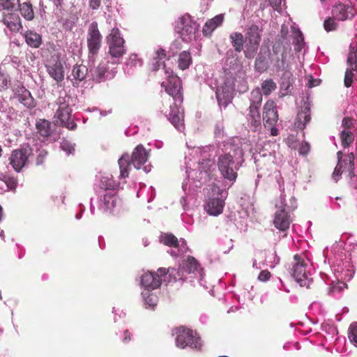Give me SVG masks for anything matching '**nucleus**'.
<instances>
[{
	"mask_svg": "<svg viewBox=\"0 0 357 357\" xmlns=\"http://www.w3.org/2000/svg\"><path fill=\"white\" fill-rule=\"evenodd\" d=\"M149 157V152L145 149L143 145H137L133 150L131 155L128 153L122 155L119 159L118 164L120 170V178H126L129 176L130 165L136 169H142L145 173L151 170V165L146 164Z\"/></svg>",
	"mask_w": 357,
	"mask_h": 357,
	"instance_id": "obj_1",
	"label": "nucleus"
},
{
	"mask_svg": "<svg viewBox=\"0 0 357 357\" xmlns=\"http://www.w3.org/2000/svg\"><path fill=\"white\" fill-rule=\"evenodd\" d=\"M231 151L229 153L220 155L218 158V167L224 178L230 181H235L238 174V167L235 165L234 158H242L243 156V149L237 145L231 144Z\"/></svg>",
	"mask_w": 357,
	"mask_h": 357,
	"instance_id": "obj_2",
	"label": "nucleus"
},
{
	"mask_svg": "<svg viewBox=\"0 0 357 357\" xmlns=\"http://www.w3.org/2000/svg\"><path fill=\"white\" fill-rule=\"evenodd\" d=\"M106 42L108 46V54L115 63H119L120 59L126 53L125 40L121 36L118 28H113L111 32L106 36Z\"/></svg>",
	"mask_w": 357,
	"mask_h": 357,
	"instance_id": "obj_3",
	"label": "nucleus"
},
{
	"mask_svg": "<svg viewBox=\"0 0 357 357\" xmlns=\"http://www.w3.org/2000/svg\"><path fill=\"white\" fill-rule=\"evenodd\" d=\"M262 120L265 129L270 130L271 136H278L279 135V130L277 128L279 114L276 104L273 100H268L264 104L263 107Z\"/></svg>",
	"mask_w": 357,
	"mask_h": 357,
	"instance_id": "obj_4",
	"label": "nucleus"
},
{
	"mask_svg": "<svg viewBox=\"0 0 357 357\" xmlns=\"http://www.w3.org/2000/svg\"><path fill=\"white\" fill-rule=\"evenodd\" d=\"M169 102V99L168 101H163L162 106L160 107V111L178 131L182 132L185 129L183 112H180L179 107L176 103L172 105Z\"/></svg>",
	"mask_w": 357,
	"mask_h": 357,
	"instance_id": "obj_5",
	"label": "nucleus"
},
{
	"mask_svg": "<svg viewBox=\"0 0 357 357\" xmlns=\"http://www.w3.org/2000/svg\"><path fill=\"white\" fill-rule=\"evenodd\" d=\"M32 155L33 149L29 146L14 149L8 158L9 164L15 172H21L29 165V158Z\"/></svg>",
	"mask_w": 357,
	"mask_h": 357,
	"instance_id": "obj_6",
	"label": "nucleus"
},
{
	"mask_svg": "<svg viewBox=\"0 0 357 357\" xmlns=\"http://www.w3.org/2000/svg\"><path fill=\"white\" fill-rule=\"evenodd\" d=\"M59 107L54 115L56 121L60 122V125L67 128L70 130L77 128V124L71 119L72 109L66 101V97L59 96L56 100Z\"/></svg>",
	"mask_w": 357,
	"mask_h": 357,
	"instance_id": "obj_7",
	"label": "nucleus"
},
{
	"mask_svg": "<svg viewBox=\"0 0 357 357\" xmlns=\"http://www.w3.org/2000/svg\"><path fill=\"white\" fill-rule=\"evenodd\" d=\"M166 81L162 82V87L165 88V91L171 96L176 102H181L183 96L181 93V81L180 78L173 73L171 68L165 69Z\"/></svg>",
	"mask_w": 357,
	"mask_h": 357,
	"instance_id": "obj_8",
	"label": "nucleus"
},
{
	"mask_svg": "<svg viewBox=\"0 0 357 357\" xmlns=\"http://www.w3.org/2000/svg\"><path fill=\"white\" fill-rule=\"evenodd\" d=\"M259 26L252 24L247 28L245 33V49L244 55L247 59H252L255 57L261 41V32Z\"/></svg>",
	"mask_w": 357,
	"mask_h": 357,
	"instance_id": "obj_9",
	"label": "nucleus"
},
{
	"mask_svg": "<svg viewBox=\"0 0 357 357\" xmlns=\"http://www.w3.org/2000/svg\"><path fill=\"white\" fill-rule=\"evenodd\" d=\"M89 59H94L98 55L102 45V35L96 22H91L88 28L86 35Z\"/></svg>",
	"mask_w": 357,
	"mask_h": 357,
	"instance_id": "obj_10",
	"label": "nucleus"
},
{
	"mask_svg": "<svg viewBox=\"0 0 357 357\" xmlns=\"http://www.w3.org/2000/svg\"><path fill=\"white\" fill-rule=\"evenodd\" d=\"M176 344L178 347L183 349L190 347L192 349H201L200 337L194 334L192 330L181 326L176 329Z\"/></svg>",
	"mask_w": 357,
	"mask_h": 357,
	"instance_id": "obj_11",
	"label": "nucleus"
},
{
	"mask_svg": "<svg viewBox=\"0 0 357 357\" xmlns=\"http://www.w3.org/2000/svg\"><path fill=\"white\" fill-rule=\"evenodd\" d=\"M197 29V23L188 15L180 17L176 22L175 30L183 41L191 40Z\"/></svg>",
	"mask_w": 357,
	"mask_h": 357,
	"instance_id": "obj_12",
	"label": "nucleus"
},
{
	"mask_svg": "<svg viewBox=\"0 0 357 357\" xmlns=\"http://www.w3.org/2000/svg\"><path fill=\"white\" fill-rule=\"evenodd\" d=\"M169 273V268H159L155 273L146 272L141 277V284L147 291L159 288L165 278Z\"/></svg>",
	"mask_w": 357,
	"mask_h": 357,
	"instance_id": "obj_13",
	"label": "nucleus"
},
{
	"mask_svg": "<svg viewBox=\"0 0 357 357\" xmlns=\"http://www.w3.org/2000/svg\"><path fill=\"white\" fill-rule=\"evenodd\" d=\"M278 210L275 213L273 224L279 230L284 231L287 230L291 222L289 213L286 211L287 204L283 195L280 197V204L275 205Z\"/></svg>",
	"mask_w": 357,
	"mask_h": 357,
	"instance_id": "obj_14",
	"label": "nucleus"
},
{
	"mask_svg": "<svg viewBox=\"0 0 357 357\" xmlns=\"http://www.w3.org/2000/svg\"><path fill=\"white\" fill-rule=\"evenodd\" d=\"M213 195L206 200L204 209L210 215L218 216L223 212L225 201L220 197L221 190L216 187L211 188Z\"/></svg>",
	"mask_w": 357,
	"mask_h": 357,
	"instance_id": "obj_15",
	"label": "nucleus"
},
{
	"mask_svg": "<svg viewBox=\"0 0 357 357\" xmlns=\"http://www.w3.org/2000/svg\"><path fill=\"white\" fill-rule=\"evenodd\" d=\"M307 264L303 258L298 255H295L291 263V274L301 287H309L307 274L306 272Z\"/></svg>",
	"mask_w": 357,
	"mask_h": 357,
	"instance_id": "obj_16",
	"label": "nucleus"
},
{
	"mask_svg": "<svg viewBox=\"0 0 357 357\" xmlns=\"http://www.w3.org/2000/svg\"><path fill=\"white\" fill-rule=\"evenodd\" d=\"M266 53L268 54L271 63H273L277 69L280 70L284 68L286 60V52L282 43L276 42L272 47V52H271L267 50Z\"/></svg>",
	"mask_w": 357,
	"mask_h": 357,
	"instance_id": "obj_17",
	"label": "nucleus"
},
{
	"mask_svg": "<svg viewBox=\"0 0 357 357\" xmlns=\"http://www.w3.org/2000/svg\"><path fill=\"white\" fill-rule=\"evenodd\" d=\"M14 98L27 108H33L36 103L31 92L22 84L17 85L13 89Z\"/></svg>",
	"mask_w": 357,
	"mask_h": 357,
	"instance_id": "obj_18",
	"label": "nucleus"
},
{
	"mask_svg": "<svg viewBox=\"0 0 357 357\" xmlns=\"http://www.w3.org/2000/svg\"><path fill=\"white\" fill-rule=\"evenodd\" d=\"M233 91L234 86L232 83L229 84L225 83V85L218 88L216 91V98L219 105L226 107L233 99Z\"/></svg>",
	"mask_w": 357,
	"mask_h": 357,
	"instance_id": "obj_19",
	"label": "nucleus"
},
{
	"mask_svg": "<svg viewBox=\"0 0 357 357\" xmlns=\"http://www.w3.org/2000/svg\"><path fill=\"white\" fill-rule=\"evenodd\" d=\"M2 22L12 32H19L23 27L21 18L17 13H3Z\"/></svg>",
	"mask_w": 357,
	"mask_h": 357,
	"instance_id": "obj_20",
	"label": "nucleus"
},
{
	"mask_svg": "<svg viewBox=\"0 0 357 357\" xmlns=\"http://www.w3.org/2000/svg\"><path fill=\"white\" fill-rule=\"evenodd\" d=\"M260 107L249 106L248 112L246 114V119L248 126L252 131L256 132L261 128Z\"/></svg>",
	"mask_w": 357,
	"mask_h": 357,
	"instance_id": "obj_21",
	"label": "nucleus"
},
{
	"mask_svg": "<svg viewBox=\"0 0 357 357\" xmlns=\"http://www.w3.org/2000/svg\"><path fill=\"white\" fill-rule=\"evenodd\" d=\"M352 10V8L342 3H339L333 8V17L339 20H346L354 15Z\"/></svg>",
	"mask_w": 357,
	"mask_h": 357,
	"instance_id": "obj_22",
	"label": "nucleus"
},
{
	"mask_svg": "<svg viewBox=\"0 0 357 357\" xmlns=\"http://www.w3.org/2000/svg\"><path fill=\"white\" fill-rule=\"evenodd\" d=\"M311 120V112L309 105L305 104L301 110L298 113L295 121V126L300 130H303Z\"/></svg>",
	"mask_w": 357,
	"mask_h": 357,
	"instance_id": "obj_23",
	"label": "nucleus"
},
{
	"mask_svg": "<svg viewBox=\"0 0 357 357\" xmlns=\"http://www.w3.org/2000/svg\"><path fill=\"white\" fill-rule=\"evenodd\" d=\"M24 38L26 43L32 48H39L43 43L41 35L32 30L26 31Z\"/></svg>",
	"mask_w": 357,
	"mask_h": 357,
	"instance_id": "obj_24",
	"label": "nucleus"
},
{
	"mask_svg": "<svg viewBox=\"0 0 357 357\" xmlns=\"http://www.w3.org/2000/svg\"><path fill=\"white\" fill-rule=\"evenodd\" d=\"M48 74L52 77L58 84L62 82L64 79V70L63 65L61 62H56L52 65L47 66Z\"/></svg>",
	"mask_w": 357,
	"mask_h": 357,
	"instance_id": "obj_25",
	"label": "nucleus"
},
{
	"mask_svg": "<svg viewBox=\"0 0 357 357\" xmlns=\"http://www.w3.org/2000/svg\"><path fill=\"white\" fill-rule=\"evenodd\" d=\"M223 20L224 15L222 14H220L206 21L203 27L204 35L210 36L218 26L222 24Z\"/></svg>",
	"mask_w": 357,
	"mask_h": 357,
	"instance_id": "obj_26",
	"label": "nucleus"
},
{
	"mask_svg": "<svg viewBox=\"0 0 357 357\" xmlns=\"http://www.w3.org/2000/svg\"><path fill=\"white\" fill-rule=\"evenodd\" d=\"M18 9L22 16L28 21H31L34 19L35 13L33 8L30 1H25L23 3L19 2Z\"/></svg>",
	"mask_w": 357,
	"mask_h": 357,
	"instance_id": "obj_27",
	"label": "nucleus"
},
{
	"mask_svg": "<svg viewBox=\"0 0 357 357\" xmlns=\"http://www.w3.org/2000/svg\"><path fill=\"white\" fill-rule=\"evenodd\" d=\"M109 75V73L107 72V61H102L96 68L94 75V79H96L98 82H101L108 78H112L114 77V73H112V76L110 77Z\"/></svg>",
	"mask_w": 357,
	"mask_h": 357,
	"instance_id": "obj_28",
	"label": "nucleus"
},
{
	"mask_svg": "<svg viewBox=\"0 0 357 357\" xmlns=\"http://www.w3.org/2000/svg\"><path fill=\"white\" fill-rule=\"evenodd\" d=\"M229 39L234 50L236 52H241L245 42L243 35L240 32H233L229 35Z\"/></svg>",
	"mask_w": 357,
	"mask_h": 357,
	"instance_id": "obj_29",
	"label": "nucleus"
},
{
	"mask_svg": "<svg viewBox=\"0 0 357 357\" xmlns=\"http://www.w3.org/2000/svg\"><path fill=\"white\" fill-rule=\"evenodd\" d=\"M342 164L343 165V171L344 172L348 173V176L349 177L354 176V155L352 153H350L345 155V157L342 159Z\"/></svg>",
	"mask_w": 357,
	"mask_h": 357,
	"instance_id": "obj_30",
	"label": "nucleus"
},
{
	"mask_svg": "<svg viewBox=\"0 0 357 357\" xmlns=\"http://www.w3.org/2000/svg\"><path fill=\"white\" fill-rule=\"evenodd\" d=\"M116 196L112 192H106L103 195L102 207L105 211H111L116 206Z\"/></svg>",
	"mask_w": 357,
	"mask_h": 357,
	"instance_id": "obj_31",
	"label": "nucleus"
},
{
	"mask_svg": "<svg viewBox=\"0 0 357 357\" xmlns=\"http://www.w3.org/2000/svg\"><path fill=\"white\" fill-rule=\"evenodd\" d=\"M11 83V78L4 65H0V91L8 89Z\"/></svg>",
	"mask_w": 357,
	"mask_h": 357,
	"instance_id": "obj_32",
	"label": "nucleus"
},
{
	"mask_svg": "<svg viewBox=\"0 0 357 357\" xmlns=\"http://www.w3.org/2000/svg\"><path fill=\"white\" fill-rule=\"evenodd\" d=\"M88 68L82 64H76L74 66L72 70V75L73 79L79 82L83 81L86 78Z\"/></svg>",
	"mask_w": 357,
	"mask_h": 357,
	"instance_id": "obj_33",
	"label": "nucleus"
},
{
	"mask_svg": "<svg viewBox=\"0 0 357 357\" xmlns=\"http://www.w3.org/2000/svg\"><path fill=\"white\" fill-rule=\"evenodd\" d=\"M347 63L351 70H357V45L355 44L349 45Z\"/></svg>",
	"mask_w": 357,
	"mask_h": 357,
	"instance_id": "obj_34",
	"label": "nucleus"
},
{
	"mask_svg": "<svg viewBox=\"0 0 357 357\" xmlns=\"http://www.w3.org/2000/svg\"><path fill=\"white\" fill-rule=\"evenodd\" d=\"M119 182L115 181L113 178L112 175L105 176L101 178L100 180V188L107 190H115L119 186Z\"/></svg>",
	"mask_w": 357,
	"mask_h": 357,
	"instance_id": "obj_35",
	"label": "nucleus"
},
{
	"mask_svg": "<svg viewBox=\"0 0 357 357\" xmlns=\"http://www.w3.org/2000/svg\"><path fill=\"white\" fill-rule=\"evenodd\" d=\"M156 56L154 59L157 60L153 66V70L157 71L160 69V66H162V69L165 72L166 66L164 62V59L166 58V51L162 48H159L156 52Z\"/></svg>",
	"mask_w": 357,
	"mask_h": 357,
	"instance_id": "obj_36",
	"label": "nucleus"
},
{
	"mask_svg": "<svg viewBox=\"0 0 357 357\" xmlns=\"http://www.w3.org/2000/svg\"><path fill=\"white\" fill-rule=\"evenodd\" d=\"M268 67V59L265 54H262V48L255 61V68L259 73L265 72Z\"/></svg>",
	"mask_w": 357,
	"mask_h": 357,
	"instance_id": "obj_37",
	"label": "nucleus"
},
{
	"mask_svg": "<svg viewBox=\"0 0 357 357\" xmlns=\"http://www.w3.org/2000/svg\"><path fill=\"white\" fill-rule=\"evenodd\" d=\"M191 63L192 57L189 52L183 51L179 54L178 66L181 70H184L188 68Z\"/></svg>",
	"mask_w": 357,
	"mask_h": 357,
	"instance_id": "obj_38",
	"label": "nucleus"
},
{
	"mask_svg": "<svg viewBox=\"0 0 357 357\" xmlns=\"http://www.w3.org/2000/svg\"><path fill=\"white\" fill-rule=\"evenodd\" d=\"M36 129L43 137H48L51 134V123L45 119H40L36 123Z\"/></svg>",
	"mask_w": 357,
	"mask_h": 357,
	"instance_id": "obj_39",
	"label": "nucleus"
},
{
	"mask_svg": "<svg viewBox=\"0 0 357 357\" xmlns=\"http://www.w3.org/2000/svg\"><path fill=\"white\" fill-rule=\"evenodd\" d=\"M200 268V265L193 257H188L185 265L183 267V271L187 273H195Z\"/></svg>",
	"mask_w": 357,
	"mask_h": 357,
	"instance_id": "obj_40",
	"label": "nucleus"
},
{
	"mask_svg": "<svg viewBox=\"0 0 357 357\" xmlns=\"http://www.w3.org/2000/svg\"><path fill=\"white\" fill-rule=\"evenodd\" d=\"M160 242L169 247H178V238L171 233H167L162 235L160 236Z\"/></svg>",
	"mask_w": 357,
	"mask_h": 357,
	"instance_id": "obj_41",
	"label": "nucleus"
},
{
	"mask_svg": "<svg viewBox=\"0 0 357 357\" xmlns=\"http://www.w3.org/2000/svg\"><path fill=\"white\" fill-rule=\"evenodd\" d=\"M262 98V93L260 89L259 88L253 89L250 93V106L261 107Z\"/></svg>",
	"mask_w": 357,
	"mask_h": 357,
	"instance_id": "obj_42",
	"label": "nucleus"
},
{
	"mask_svg": "<svg viewBox=\"0 0 357 357\" xmlns=\"http://www.w3.org/2000/svg\"><path fill=\"white\" fill-rule=\"evenodd\" d=\"M20 0H0V9L7 11V13L17 10Z\"/></svg>",
	"mask_w": 357,
	"mask_h": 357,
	"instance_id": "obj_43",
	"label": "nucleus"
},
{
	"mask_svg": "<svg viewBox=\"0 0 357 357\" xmlns=\"http://www.w3.org/2000/svg\"><path fill=\"white\" fill-rule=\"evenodd\" d=\"M276 88L277 85L272 79H266L261 83V93L264 96L270 95Z\"/></svg>",
	"mask_w": 357,
	"mask_h": 357,
	"instance_id": "obj_44",
	"label": "nucleus"
},
{
	"mask_svg": "<svg viewBox=\"0 0 357 357\" xmlns=\"http://www.w3.org/2000/svg\"><path fill=\"white\" fill-rule=\"evenodd\" d=\"M143 297L144 298L145 304L149 306L151 308H153L158 303V296L153 294L150 292L149 291H146L142 293Z\"/></svg>",
	"mask_w": 357,
	"mask_h": 357,
	"instance_id": "obj_45",
	"label": "nucleus"
},
{
	"mask_svg": "<svg viewBox=\"0 0 357 357\" xmlns=\"http://www.w3.org/2000/svg\"><path fill=\"white\" fill-rule=\"evenodd\" d=\"M342 152L341 151H338L337 152V156H338V162H337V165H336L333 172V174H332V177L337 182L342 173V172H344V171H343V165L342 164Z\"/></svg>",
	"mask_w": 357,
	"mask_h": 357,
	"instance_id": "obj_46",
	"label": "nucleus"
},
{
	"mask_svg": "<svg viewBox=\"0 0 357 357\" xmlns=\"http://www.w3.org/2000/svg\"><path fill=\"white\" fill-rule=\"evenodd\" d=\"M342 145L346 148L351 145L354 141L353 134L350 131L343 130L340 133Z\"/></svg>",
	"mask_w": 357,
	"mask_h": 357,
	"instance_id": "obj_47",
	"label": "nucleus"
},
{
	"mask_svg": "<svg viewBox=\"0 0 357 357\" xmlns=\"http://www.w3.org/2000/svg\"><path fill=\"white\" fill-rule=\"evenodd\" d=\"M48 156V151L44 149L37 150V156L36 163L37 165H41L45 163Z\"/></svg>",
	"mask_w": 357,
	"mask_h": 357,
	"instance_id": "obj_48",
	"label": "nucleus"
},
{
	"mask_svg": "<svg viewBox=\"0 0 357 357\" xmlns=\"http://www.w3.org/2000/svg\"><path fill=\"white\" fill-rule=\"evenodd\" d=\"M349 338L357 347V323L352 324L349 328Z\"/></svg>",
	"mask_w": 357,
	"mask_h": 357,
	"instance_id": "obj_49",
	"label": "nucleus"
},
{
	"mask_svg": "<svg viewBox=\"0 0 357 357\" xmlns=\"http://www.w3.org/2000/svg\"><path fill=\"white\" fill-rule=\"evenodd\" d=\"M4 182L6 185L7 188L10 190H13V191L15 190V189L17 186V184H18L17 179L14 176L6 177L4 179Z\"/></svg>",
	"mask_w": 357,
	"mask_h": 357,
	"instance_id": "obj_50",
	"label": "nucleus"
},
{
	"mask_svg": "<svg viewBox=\"0 0 357 357\" xmlns=\"http://www.w3.org/2000/svg\"><path fill=\"white\" fill-rule=\"evenodd\" d=\"M354 70L351 68H347L345 71L344 84L346 87L351 86L353 83Z\"/></svg>",
	"mask_w": 357,
	"mask_h": 357,
	"instance_id": "obj_51",
	"label": "nucleus"
},
{
	"mask_svg": "<svg viewBox=\"0 0 357 357\" xmlns=\"http://www.w3.org/2000/svg\"><path fill=\"white\" fill-rule=\"evenodd\" d=\"M324 26L327 31H334L337 28V23L333 18L329 17L324 21Z\"/></svg>",
	"mask_w": 357,
	"mask_h": 357,
	"instance_id": "obj_52",
	"label": "nucleus"
},
{
	"mask_svg": "<svg viewBox=\"0 0 357 357\" xmlns=\"http://www.w3.org/2000/svg\"><path fill=\"white\" fill-rule=\"evenodd\" d=\"M213 165H214L213 161L208 159V160H204L203 162L199 163V168H200V169L207 172L208 171L210 170L211 167H213Z\"/></svg>",
	"mask_w": 357,
	"mask_h": 357,
	"instance_id": "obj_53",
	"label": "nucleus"
},
{
	"mask_svg": "<svg viewBox=\"0 0 357 357\" xmlns=\"http://www.w3.org/2000/svg\"><path fill=\"white\" fill-rule=\"evenodd\" d=\"M271 275V274L268 270H264L259 273L258 279L261 281L265 282L270 279Z\"/></svg>",
	"mask_w": 357,
	"mask_h": 357,
	"instance_id": "obj_54",
	"label": "nucleus"
},
{
	"mask_svg": "<svg viewBox=\"0 0 357 357\" xmlns=\"http://www.w3.org/2000/svg\"><path fill=\"white\" fill-rule=\"evenodd\" d=\"M61 148L68 153H72V151H74L73 146L67 141H63L61 142Z\"/></svg>",
	"mask_w": 357,
	"mask_h": 357,
	"instance_id": "obj_55",
	"label": "nucleus"
},
{
	"mask_svg": "<svg viewBox=\"0 0 357 357\" xmlns=\"http://www.w3.org/2000/svg\"><path fill=\"white\" fill-rule=\"evenodd\" d=\"M342 126L345 129H349L352 126V119L349 117H344L342 120Z\"/></svg>",
	"mask_w": 357,
	"mask_h": 357,
	"instance_id": "obj_56",
	"label": "nucleus"
},
{
	"mask_svg": "<svg viewBox=\"0 0 357 357\" xmlns=\"http://www.w3.org/2000/svg\"><path fill=\"white\" fill-rule=\"evenodd\" d=\"M131 340V333L128 330H125L123 332V342L125 344L128 343Z\"/></svg>",
	"mask_w": 357,
	"mask_h": 357,
	"instance_id": "obj_57",
	"label": "nucleus"
},
{
	"mask_svg": "<svg viewBox=\"0 0 357 357\" xmlns=\"http://www.w3.org/2000/svg\"><path fill=\"white\" fill-rule=\"evenodd\" d=\"M101 0H89V6L92 9H98L100 6Z\"/></svg>",
	"mask_w": 357,
	"mask_h": 357,
	"instance_id": "obj_58",
	"label": "nucleus"
},
{
	"mask_svg": "<svg viewBox=\"0 0 357 357\" xmlns=\"http://www.w3.org/2000/svg\"><path fill=\"white\" fill-rule=\"evenodd\" d=\"M137 63H141V61L138 59L137 56L136 54L131 55L128 59V64L131 63L133 65H137Z\"/></svg>",
	"mask_w": 357,
	"mask_h": 357,
	"instance_id": "obj_59",
	"label": "nucleus"
},
{
	"mask_svg": "<svg viewBox=\"0 0 357 357\" xmlns=\"http://www.w3.org/2000/svg\"><path fill=\"white\" fill-rule=\"evenodd\" d=\"M270 5L274 8L277 9L280 6L281 0H268Z\"/></svg>",
	"mask_w": 357,
	"mask_h": 357,
	"instance_id": "obj_60",
	"label": "nucleus"
},
{
	"mask_svg": "<svg viewBox=\"0 0 357 357\" xmlns=\"http://www.w3.org/2000/svg\"><path fill=\"white\" fill-rule=\"evenodd\" d=\"M296 43L297 44H299L301 42L303 41V33H302L301 31H298L297 32V36L296 37Z\"/></svg>",
	"mask_w": 357,
	"mask_h": 357,
	"instance_id": "obj_61",
	"label": "nucleus"
},
{
	"mask_svg": "<svg viewBox=\"0 0 357 357\" xmlns=\"http://www.w3.org/2000/svg\"><path fill=\"white\" fill-rule=\"evenodd\" d=\"M3 154V149L2 146L0 145V158H1Z\"/></svg>",
	"mask_w": 357,
	"mask_h": 357,
	"instance_id": "obj_62",
	"label": "nucleus"
},
{
	"mask_svg": "<svg viewBox=\"0 0 357 357\" xmlns=\"http://www.w3.org/2000/svg\"><path fill=\"white\" fill-rule=\"evenodd\" d=\"M282 88L284 87V82H282L281 84Z\"/></svg>",
	"mask_w": 357,
	"mask_h": 357,
	"instance_id": "obj_63",
	"label": "nucleus"
},
{
	"mask_svg": "<svg viewBox=\"0 0 357 357\" xmlns=\"http://www.w3.org/2000/svg\"><path fill=\"white\" fill-rule=\"evenodd\" d=\"M289 86V84H288L287 85V86H285V89H288Z\"/></svg>",
	"mask_w": 357,
	"mask_h": 357,
	"instance_id": "obj_64",
	"label": "nucleus"
}]
</instances>
